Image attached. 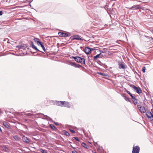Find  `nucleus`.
<instances>
[{
  "label": "nucleus",
  "instance_id": "1",
  "mask_svg": "<svg viewBox=\"0 0 153 153\" xmlns=\"http://www.w3.org/2000/svg\"><path fill=\"white\" fill-rule=\"evenodd\" d=\"M118 64L119 65V69H126V65L125 64L123 61H119L118 62Z\"/></svg>",
  "mask_w": 153,
  "mask_h": 153
},
{
  "label": "nucleus",
  "instance_id": "2",
  "mask_svg": "<svg viewBox=\"0 0 153 153\" xmlns=\"http://www.w3.org/2000/svg\"><path fill=\"white\" fill-rule=\"evenodd\" d=\"M146 115L151 121H153V113L150 112H147L146 113Z\"/></svg>",
  "mask_w": 153,
  "mask_h": 153
},
{
  "label": "nucleus",
  "instance_id": "3",
  "mask_svg": "<svg viewBox=\"0 0 153 153\" xmlns=\"http://www.w3.org/2000/svg\"><path fill=\"white\" fill-rule=\"evenodd\" d=\"M132 88L134 89V91L140 94L142 92V90L140 87H137L134 85L133 86Z\"/></svg>",
  "mask_w": 153,
  "mask_h": 153
},
{
  "label": "nucleus",
  "instance_id": "4",
  "mask_svg": "<svg viewBox=\"0 0 153 153\" xmlns=\"http://www.w3.org/2000/svg\"><path fill=\"white\" fill-rule=\"evenodd\" d=\"M16 48L18 49H21L23 50H25L27 47V46L26 45L24 44H22L20 45H18L16 46Z\"/></svg>",
  "mask_w": 153,
  "mask_h": 153
},
{
  "label": "nucleus",
  "instance_id": "5",
  "mask_svg": "<svg viewBox=\"0 0 153 153\" xmlns=\"http://www.w3.org/2000/svg\"><path fill=\"white\" fill-rule=\"evenodd\" d=\"M128 8L129 10H136L140 9L141 7L139 5H135L131 7Z\"/></svg>",
  "mask_w": 153,
  "mask_h": 153
},
{
  "label": "nucleus",
  "instance_id": "6",
  "mask_svg": "<svg viewBox=\"0 0 153 153\" xmlns=\"http://www.w3.org/2000/svg\"><path fill=\"white\" fill-rule=\"evenodd\" d=\"M140 148L138 146L133 147V148L132 153H139Z\"/></svg>",
  "mask_w": 153,
  "mask_h": 153
},
{
  "label": "nucleus",
  "instance_id": "7",
  "mask_svg": "<svg viewBox=\"0 0 153 153\" xmlns=\"http://www.w3.org/2000/svg\"><path fill=\"white\" fill-rule=\"evenodd\" d=\"M62 107L64 106L69 108H71V106L70 105V104L68 102L62 101Z\"/></svg>",
  "mask_w": 153,
  "mask_h": 153
},
{
  "label": "nucleus",
  "instance_id": "8",
  "mask_svg": "<svg viewBox=\"0 0 153 153\" xmlns=\"http://www.w3.org/2000/svg\"><path fill=\"white\" fill-rule=\"evenodd\" d=\"M58 34L59 36L65 37H66L68 36V34L63 32H59Z\"/></svg>",
  "mask_w": 153,
  "mask_h": 153
},
{
  "label": "nucleus",
  "instance_id": "9",
  "mask_svg": "<svg viewBox=\"0 0 153 153\" xmlns=\"http://www.w3.org/2000/svg\"><path fill=\"white\" fill-rule=\"evenodd\" d=\"M22 140L24 142L26 143H29L30 142V140L25 136H23L22 137Z\"/></svg>",
  "mask_w": 153,
  "mask_h": 153
},
{
  "label": "nucleus",
  "instance_id": "10",
  "mask_svg": "<svg viewBox=\"0 0 153 153\" xmlns=\"http://www.w3.org/2000/svg\"><path fill=\"white\" fill-rule=\"evenodd\" d=\"M70 65H71V66H73L75 68H79L81 65H77L76 64L75 62H71L70 63Z\"/></svg>",
  "mask_w": 153,
  "mask_h": 153
},
{
  "label": "nucleus",
  "instance_id": "11",
  "mask_svg": "<svg viewBox=\"0 0 153 153\" xmlns=\"http://www.w3.org/2000/svg\"><path fill=\"white\" fill-rule=\"evenodd\" d=\"M85 52L87 54H88L89 53L91 52V50L90 48L88 47H85Z\"/></svg>",
  "mask_w": 153,
  "mask_h": 153
},
{
  "label": "nucleus",
  "instance_id": "12",
  "mask_svg": "<svg viewBox=\"0 0 153 153\" xmlns=\"http://www.w3.org/2000/svg\"><path fill=\"white\" fill-rule=\"evenodd\" d=\"M73 39H76L77 40H82V39L79 36L75 35L73 36Z\"/></svg>",
  "mask_w": 153,
  "mask_h": 153
},
{
  "label": "nucleus",
  "instance_id": "13",
  "mask_svg": "<svg viewBox=\"0 0 153 153\" xmlns=\"http://www.w3.org/2000/svg\"><path fill=\"white\" fill-rule=\"evenodd\" d=\"M62 101H55V103L57 105L61 106L62 107Z\"/></svg>",
  "mask_w": 153,
  "mask_h": 153
},
{
  "label": "nucleus",
  "instance_id": "14",
  "mask_svg": "<svg viewBox=\"0 0 153 153\" xmlns=\"http://www.w3.org/2000/svg\"><path fill=\"white\" fill-rule=\"evenodd\" d=\"M30 45L31 46L32 48H33L35 49V50L39 51H40L37 49V48L34 45L33 43L32 42H31Z\"/></svg>",
  "mask_w": 153,
  "mask_h": 153
},
{
  "label": "nucleus",
  "instance_id": "15",
  "mask_svg": "<svg viewBox=\"0 0 153 153\" xmlns=\"http://www.w3.org/2000/svg\"><path fill=\"white\" fill-rule=\"evenodd\" d=\"M73 58L74 59V60L77 62L79 63L80 59V57L79 56L73 57Z\"/></svg>",
  "mask_w": 153,
  "mask_h": 153
},
{
  "label": "nucleus",
  "instance_id": "16",
  "mask_svg": "<svg viewBox=\"0 0 153 153\" xmlns=\"http://www.w3.org/2000/svg\"><path fill=\"white\" fill-rule=\"evenodd\" d=\"M79 63L82 64H84L85 63V60L84 58H82L80 57V60Z\"/></svg>",
  "mask_w": 153,
  "mask_h": 153
},
{
  "label": "nucleus",
  "instance_id": "17",
  "mask_svg": "<svg viewBox=\"0 0 153 153\" xmlns=\"http://www.w3.org/2000/svg\"><path fill=\"white\" fill-rule=\"evenodd\" d=\"M140 112L142 113H143L146 112L145 108L144 107H142L140 109H139Z\"/></svg>",
  "mask_w": 153,
  "mask_h": 153
},
{
  "label": "nucleus",
  "instance_id": "18",
  "mask_svg": "<svg viewBox=\"0 0 153 153\" xmlns=\"http://www.w3.org/2000/svg\"><path fill=\"white\" fill-rule=\"evenodd\" d=\"M13 137L16 141H19L21 140V138L17 135L14 136Z\"/></svg>",
  "mask_w": 153,
  "mask_h": 153
},
{
  "label": "nucleus",
  "instance_id": "19",
  "mask_svg": "<svg viewBox=\"0 0 153 153\" xmlns=\"http://www.w3.org/2000/svg\"><path fill=\"white\" fill-rule=\"evenodd\" d=\"M97 74H100V75H101L102 76H108V75L107 74L104 73H102L101 72H97Z\"/></svg>",
  "mask_w": 153,
  "mask_h": 153
},
{
  "label": "nucleus",
  "instance_id": "20",
  "mask_svg": "<svg viewBox=\"0 0 153 153\" xmlns=\"http://www.w3.org/2000/svg\"><path fill=\"white\" fill-rule=\"evenodd\" d=\"M82 146L83 147H84L86 149H88V146H87L85 143H82Z\"/></svg>",
  "mask_w": 153,
  "mask_h": 153
},
{
  "label": "nucleus",
  "instance_id": "21",
  "mask_svg": "<svg viewBox=\"0 0 153 153\" xmlns=\"http://www.w3.org/2000/svg\"><path fill=\"white\" fill-rule=\"evenodd\" d=\"M49 127L53 130H55L56 128V127L53 125L52 124H50Z\"/></svg>",
  "mask_w": 153,
  "mask_h": 153
},
{
  "label": "nucleus",
  "instance_id": "22",
  "mask_svg": "<svg viewBox=\"0 0 153 153\" xmlns=\"http://www.w3.org/2000/svg\"><path fill=\"white\" fill-rule=\"evenodd\" d=\"M3 124L7 128H8L9 127V125L6 122H4L3 123Z\"/></svg>",
  "mask_w": 153,
  "mask_h": 153
},
{
  "label": "nucleus",
  "instance_id": "23",
  "mask_svg": "<svg viewBox=\"0 0 153 153\" xmlns=\"http://www.w3.org/2000/svg\"><path fill=\"white\" fill-rule=\"evenodd\" d=\"M101 55V53H100L99 54H98L97 55L95 56L94 58L95 60L97 59L98 58H99L100 56Z\"/></svg>",
  "mask_w": 153,
  "mask_h": 153
},
{
  "label": "nucleus",
  "instance_id": "24",
  "mask_svg": "<svg viewBox=\"0 0 153 153\" xmlns=\"http://www.w3.org/2000/svg\"><path fill=\"white\" fill-rule=\"evenodd\" d=\"M134 100L133 102L135 105H136L137 103V100L135 98V99H133Z\"/></svg>",
  "mask_w": 153,
  "mask_h": 153
},
{
  "label": "nucleus",
  "instance_id": "25",
  "mask_svg": "<svg viewBox=\"0 0 153 153\" xmlns=\"http://www.w3.org/2000/svg\"><path fill=\"white\" fill-rule=\"evenodd\" d=\"M124 99L126 101H128L129 102H131V101L129 99L128 97H126L124 98Z\"/></svg>",
  "mask_w": 153,
  "mask_h": 153
},
{
  "label": "nucleus",
  "instance_id": "26",
  "mask_svg": "<svg viewBox=\"0 0 153 153\" xmlns=\"http://www.w3.org/2000/svg\"><path fill=\"white\" fill-rule=\"evenodd\" d=\"M40 151L42 153H47V152L45 150H44L43 149H41L40 150Z\"/></svg>",
  "mask_w": 153,
  "mask_h": 153
},
{
  "label": "nucleus",
  "instance_id": "27",
  "mask_svg": "<svg viewBox=\"0 0 153 153\" xmlns=\"http://www.w3.org/2000/svg\"><path fill=\"white\" fill-rule=\"evenodd\" d=\"M37 43L39 46H41L42 44L40 40L39 41H37Z\"/></svg>",
  "mask_w": 153,
  "mask_h": 153
},
{
  "label": "nucleus",
  "instance_id": "28",
  "mask_svg": "<svg viewBox=\"0 0 153 153\" xmlns=\"http://www.w3.org/2000/svg\"><path fill=\"white\" fill-rule=\"evenodd\" d=\"M37 43L39 46H41L42 44L40 40L39 41H37Z\"/></svg>",
  "mask_w": 153,
  "mask_h": 153
},
{
  "label": "nucleus",
  "instance_id": "29",
  "mask_svg": "<svg viewBox=\"0 0 153 153\" xmlns=\"http://www.w3.org/2000/svg\"><path fill=\"white\" fill-rule=\"evenodd\" d=\"M34 41L36 43H37V41H39L40 40L39 39L37 38H34Z\"/></svg>",
  "mask_w": 153,
  "mask_h": 153
},
{
  "label": "nucleus",
  "instance_id": "30",
  "mask_svg": "<svg viewBox=\"0 0 153 153\" xmlns=\"http://www.w3.org/2000/svg\"><path fill=\"white\" fill-rule=\"evenodd\" d=\"M64 133H65V135H66V136H69L70 135L69 133L66 131H65Z\"/></svg>",
  "mask_w": 153,
  "mask_h": 153
},
{
  "label": "nucleus",
  "instance_id": "31",
  "mask_svg": "<svg viewBox=\"0 0 153 153\" xmlns=\"http://www.w3.org/2000/svg\"><path fill=\"white\" fill-rule=\"evenodd\" d=\"M128 94L131 96L132 99H135V97H133L132 94L130 92Z\"/></svg>",
  "mask_w": 153,
  "mask_h": 153
},
{
  "label": "nucleus",
  "instance_id": "32",
  "mask_svg": "<svg viewBox=\"0 0 153 153\" xmlns=\"http://www.w3.org/2000/svg\"><path fill=\"white\" fill-rule=\"evenodd\" d=\"M146 70V68L145 66H143V67L142 68V71L143 73H145V72Z\"/></svg>",
  "mask_w": 153,
  "mask_h": 153
},
{
  "label": "nucleus",
  "instance_id": "33",
  "mask_svg": "<svg viewBox=\"0 0 153 153\" xmlns=\"http://www.w3.org/2000/svg\"><path fill=\"white\" fill-rule=\"evenodd\" d=\"M41 47L43 49V51L45 52V47L43 45V44H42L41 46Z\"/></svg>",
  "mask_w": 153,
  "mask_h": 153
},
{
  "label": "nucleus",
  "instance_id": "34",
  "mask_svg": "<svg viewBox=\"0 0 153 153\" xmlns=\"http://www.w3.org/2000/svg\"><path fill=\"white\" fill-rule=\"evenodd\" d=\"M42 115H43L45 117H46V118H48V119L49 120H51V119L49 117H48V116H47V115H44L43 114H42Z\"/></svg>",
  "mask_w": 153,
  "mask_h": 153
},
{
  "label": "nucleus",
  "instance_id": "35",
  "mask_svg": "<svg viewBox=\"0 0 153 153\" xmlns=\"http://www.w3.org/2000/svg\"><path fill=\"white\" fill-rule=\"evenodd\" d=\"M75 139L77 141H79V140L77 137H74Z\"/></svg>",
  "mask_w": 153,
  "mask_h": 153
},
{
  "label": "nucleus",
  "instance_id": "36",
  "mask_svg": "<svg viewBox=\"0 0 153 153\" xmlns=\"http://www.w3.org/2000/svg\"><path fill=\"white\" fill-rule=\"evenodd\" d=\"M70 130L72 133H75V131L74 130L70 129Z\"/></svg>",
  "mask_w": 153,
  "mask_h": 153
},
{
  "label": "nucleus",
  "instance_id": "37",
  "mask_svg": "<svg viewBox=\"0 0 153 153\" xmlns=\"http://www.w3.org/2000/svg\"><path fill=\"white\" fill-rule=\"evenodd\" d=\"M121 96L122 97L125 98L126 96L124 94H121Z\"/></svg>",
  "mask_w": 153,
  "mask_h": 153
},
{
  "label": "nucleus",
  "instance_id": "38",
  "mask_svg": "<svg viewBox=\"0 0 153 153\" xmlns=\"http://www.w3.org/2000/svg\"><path fill=\"white\" fill-rule=\"evenodd\" d=\"M72 153H78L76 150H73L72 151Z\"/></svg>",
  "mask_w": 153,
  "mask_h": 153
},
{
  "label": "nucleus",
  "instance_id": "39",
  "mask_svg": "<svg viewBox=\"0 0 153 153\" xmlns=\"http://www.w3.org/2000/svg\"><path fill=\"white\" fill-rule=\"evenodd\" d=\"M137 107L138 108L140 109L142 107L140 105H138Z\"/></svg>",
  "mask_w": 153,
  "mask_h": 153
},
{
  "label": "nucleus",
  "instance_id": "40",
  "mask_svg": "<svg viewBox=\"0 0 153 153\" xmlns=\"http://www.w3.org/2000/svg\"><path fill=\"white\" fill-rule=\"evenodd\" d=\"M125 91L128 94H129V93L130 92L129 91H128L127 90H126Z\"/></svg>",
  "mask_w": 153,
  "mask_h": 153
},
{
  "label": "nucleus",
  "instance_id": "41",
  "mask_svg": "<svg viewBox=\"0 0 153 153\" xmlns=\"http://www.w3.org/2000/svg\"><path fill=\"white\" fill-rule=\"evenodd\" d=\"M125 91L128 94H129V93L130 92L129 91H128L127 90H126Z\"/></svg>",
  "mask_w": 153,
  "mask_h": 153
},
{
  "label": "nucleus",
  "instance_id": "42",
  "mask_svg": "<svg viewBox=\"0 0 153 153\" xmlns=\"http://www.w3.org/2000/svg\"><path fill=\"white\" fill-rule=\"evenodd\" d=\"M54 123L55 124L56 126L57 125H59V124L58 123H56L55 122H54Z\"/></svg>",
  "mask_w": 153,
  "mask_h": 153
},
{
  "label": "nucleus",
  "instance_id": "43",
  "mask_svg": "<svg viewBox=\"0 0 153 153\" xmlns=\"http://www.w3.org/2000/svg\"><path fill=\"white\" fill-rule=\"evenodd\" d=\"M3 13H2V11H0V16H1L2 15Z\"/></svg>",
  "mask_w": 153,
  "mask_h": 153
},
{
  "label": "nucleus",
  "instance_id": "44",
  "mask_svg": "<svg viewBox=\"0 0 153 153\" xmlns=\"http://www.w3.org/2000/svg\"><path fill=\"white\" fill-rule=\"evenodd\" d=\"M90 49L91 50V51H93L94 50V49L93 48H90Z\"/></svg>",
  "mask_w": 153,
  "mask_h": 153
},
{
  "label": "nucleus",
  "instance_id": "45",
  "mask_svg": "<svg viewBox=\"0 0 153 153\" xmlns=\"http://www.w3.org/2000/svg\"><path fill=\"white\" fill-rule=\"evenodd\" d=\"M151 31L152 33H153V29L151 30Z\"/></svg>",
  "mask_w": 153,
  "mask_h": 153
},
{
  "label": "nucleus",
  "instance_id": "46",
  "mask_svg": "<svg viewBox=\"0 0 153 153\" xmlns=\"http://www.w3.org/2000/svg\"><path fill=\"white\" fill-rule=\"evenodd\" d=\"M101 52H102V53H103V51H101Z\"/></svg>",
  "mask_w": 153,
  "mask_h": 153
},
{
  "label": "nucleus",
  "instance_id": "47",
  "mask_svg": "<svg viewBox=\"0 0 153 153\" xmlns=\"http://www.w3.org/2000/svg\"><path fill=\"white\" fill-rule=\"evenodd\" d=\"M151 39H153V38H152Z\"/></svg>",
  "mask_w": 153,
  "mask_h": 153
},
{
  "label": "nucleus",
  "instance_id": "48",
  "mask_svg": "<svg viewBox=\"0 0 153 153\" xmlns=\"http://www.w3.org/2000/svg\"><path fill=\"white\" fill-rule=\"evenodd\" d=\"M1 112V111H0V113Z\"/></svg>",
  "mask_w": 153,
  "mask_h": 153
},
{
  "label": "nucleus",
  "instance_id": "49",
  "mask_svg": "<svg viewBox=\"0 0 153 153\" xmlns=\"http://www.w3.org/2000/svg\"><path fill=\"white\" fill-rule=\"evenodd\" d=\"M10 53V54H12V53Z\"/></svg>",
  "mask_w": 153,
  "mask_h": 153
}]
</instances>
